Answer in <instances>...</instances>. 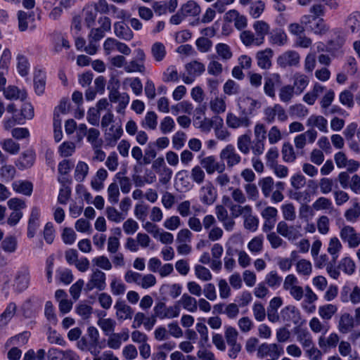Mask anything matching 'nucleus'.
<instances>
[{"instance_id":"24","label":"nucleus","mask_w":360,"mask_h":360,"mask_svg":"<svg viewBox=\"0 0 360 360\" xmlns=\"http://www.w3.org/2000/svg\"><path fill=\"white\" fill-rule=\"evenodd\" d=\"M115 309H116V316L118 320H127L132 318L134 310L124 301H117Z\"/></svg>"},{"instance_id":"29","label":"nucleus","mask_w":360,"mask_h":360,"mask_svg":"<svg viewBox=\"0 0 360 360\" xmlns=\"http://www.w3.org/2000/svg\"><path fill=\"white\" fill-rule=\"evenodd\" d=\"M349 300L353 304H357L360 302V288L358 286L354 288L352 292H349V288L345 287L342 289L341 293V300L342 302H348Z\"/></svg>"},{"instance_id":"59","label":"nucleus","mask_w":360,"mask_h":360,"mask_svg":"<svg viewBox=\"0 0 360 360\" xmlns=\"http://www.w3.org/2000/svg\"><path fill=\"white\" fill-rule=\"evenodd\" d=\"M263 236H255L248 243V248L252 253H259L263 250Z\"/></svg>"},{"instance_id":"11","label":"nucleus","mask_w":360,"mask_h":360,"mask_svg":"<svg viewBox=\"0 0 360 360\" xmlns=\"http://www.w3.org/2000/svg\"><path fill=\"white\" fill-rule=\"evenodd\" d=\"M342 240L348 243L349 248H356L360 244V233L350 226H344L340 231Z\"/></svg>"},{"instance_id":"39","label":"nucleus","mask_w":360,"mask_h":360,"mask_svg":"<svg viewBox=\"0 0 360 360\" xmlns=\"http://www.w3.org/2000/svg\"><path fill=\"white\" fill-rule=\"evenodd\" d=\"M141 124L145 129L155 130L158 126V115L154 111L147 112Z\"/></svg>"},{"instance_id":"20","label":"nucleus","mask_w":360,"mask_h":360,"mask_svg":"<svg viewBox=\"0 0 360 360\" xmlns=\"http://www.w3.org/2000/svg\"><path fill=\"white\" fill-rule=\"evenodd\" d=\"M281 316L286 321H291L300 326L302 323L301 314L295 306H288L281 310Z\"/></svg>"},{"instance_id":"15","label":"nucleus","mask_w":360,"mask_h":360,"mask_svg":"<svg viewBox=\"0 0 360 360\" xmlns=\"http://www.w3.org/2000/svg\"><path fill=\"white\" fill-rule=\"evenodd\" d=\"M30 273L27 267H22L18 270L14 278V284L15 289L22 292L26 290L30 284Z\"/></svg>"},{"instance_id":"8","label":"nucleus","mask_w":360,"mask_h":360,"mask_svg":"<svg viewBox=\"0 0 360 360\" xmlns=\"http://www.w3.org/2000/svg\"><path fill=\"white\" fill-rule=\"evenodd\" d=\"M276 231L288 240H295L302 237L301 226H289L285 221L277 224Z\"/></svg>"},{"instance_id":"38","label":"nucleus","mask_w":360,"mask_h":360,"mask_svg":"<svg viewBox=\"0 0 360 360\" xmlns=\"http://www.w3.org/2000/svg\"><path fill=\"white\" fill-rule=\"evenodd\" d=\"M240 38L245 46H250L252 45L259 46L262 44L257 36H255V34L250 30L243 31L240 33Z\"/></svg>"},{"instance_id":"30","label":"nucleus","mask_w":360,"mask_h":360,"mask_svg":"<svg viewBox=\"0 0 360 360\" xmlns=\"http://www.w3.org/2000/svg\"><path fill=\"white\" fill-rule=\"evenodd\" d=\"M308 30L315 34L323 35L329 30V26L323 18H316L312 24L308 26Z\"/></svg>"},{"instance_id":"5","label":"nucleus","mask_w":360,"mask_h":360,"mask_svg":"<svg viewBox=\"0 0 360 360\" xmlns=\"http://www.w3.org/2000/svg\"><path fill=\"white\" fill-rule=\"evenodd\" d=\"M219 158L226 164L228 168H232L241 162V156L232 144L226 145L220 152Z\"/></svg>"},{"instance_id":"6","label":"nucleus","mask_w":360,"mask_h":360,"mask_svg":"<svg viewBox=\"0 0 360 360\" xmlns=\"http://www.w3.org/2000/svg\"><path fill=\"white\" fill-rule=\"evenodd\" d=\"M106 276L104 272L98 269H94L90 278L85 286V290L90 292L94 289L99 291L105 290L106 287Z\"/></svg>"},{"instance_id":"9","label":"nucleus","mask_w":360,"mask_h":360,"mask_svg":"<svg viewBox=\"0 0 360 360\" xmlns=\"http://www.w3.org/2000/svg\"><path fill=\"white\" fill-rule=\"evenodd\" d=\"M108 89H110L108 96L110 102L112 103H117L118 105L116 107L117 112L124 114V110L129 103V96L127 93H120L117 87H112V89L108 87Z\"/></svg>"},{"instance_id":"49","label":"nucleus","mask_w":360,"mask_h":360,"mask_svg":"<svg viewBox=\"0 0 360 360\" xmlns=\"http://www.w3.org/2000/svg\"><path fill=\"white\" fill-rule=\"evenodd\" d=\"M0 146L4 151L11 155H15L18 153L20 148V144L13 141L12 139H6L2 140L0 142Z\"/></svg>"},{"instance_id":"63","label":"nucleus","mask_w":360,"mask_h":360,"mask_svg":"<svg viewBox=\"0 0 360 360\" xmlns=\"http://www.w3.org/2000/svg\"><path fill=\"white\" fill-rule=\"evenodd\" d=\"M34 162V155L32 152H27L22 155L18 160L17 166L20 169H26L32 167Z\"/></svg>"},{"instance_id":"28","label":"nucleus","mask_w":360,"mask_h":360,"mask_svg":"<svg viewBox=\"0 0 360 360\" xmlns=\"http://www.w3.org/2000/svg\"><path fill=\"white\" fill-rule=\"evenodd\" d=\"M12 188L18 193L30 196L33 191V184L27 180H18L13 182Z\"/></svg>"},{"instance_id":"54","label":"nucleus","mask_w":360,"mask_h":360,"mask_svg":"<svg viewBox=\"0 0 360 360\" xmlns=\"http://www.w3.org/2000/svg\"><path fill=\"white\" fill-rule=\"evenodd\" d=\"M295 94V91L293 89L290 84L283 86L279 89L278 92L279 98L281 101L283 103H289L292 100Z\"/></svg>"},{"instance_id":"31","label":"nucleus","mask_w":360,"mask_h":360,"mask_svg":"<svg viewBox=\"0 0 360 360\" xmlns=\"http://www.w3.org/2000/svg\"><path fill=\"white\" fill-rule=\"evenodd\" d=\"M183 308L190 312H195L198 309L197 300L191 295L184 293L178 301Z\"/></svg>"},{"instance_id":"61","label":"nucleus","mask_w":360,"mask_h":360,"mask_svg":"<svg viewBox=\"0 0 360 360\" xmlns=\"http://www.w3.org/2000/svg\"><path fill=\"white\" fill-rule=\"evenodd\" d=\"M344 216L348 221H356L360 216V203L354 202L352 207L346 210Z\"/></svg>"},{"instance_id":"19","label":"nucleus","mask_w":360,"mask_h":360,"mask_svg":"<svg viewBox=\"0 0 360 360\" xmlns=\"http://www.w3.org/2000/svg\"><path fill=\"white\" fill-rule=\"evenodd\" d=\"M87 335L90 342L89 352L94 356L98 355L103 346L99 343V333L98 330L94 326H90L87 330Z\"/></svg>"},{"instance_id":"7","label":"nucleus","mask_w":360,"mask_h":360,"mask_svg":"<svg viewBox=\"0 0 360 360\" xmlns=\"http://www.w3.org/2000/svg\"><path fill=\"white\" fill-rule=\"evenodd\" d=\"M153 312L160 319H173L179 316L180 308L176 304L167 307L165 302H158L153 308Z\"/></svg>"},{"instance_id":"48","label":"nucleus","mask_w":360,"mask_h":360,"mask_svg":"<svg viewBox=\"0 0 360 360\" xmlns=\"http://www.w3.org/2000/svg\"><path fill=\"white\" fill-rule=\"evenodd\" d=\"M151 54L157 62L162 61L166 56V49L165 45L161 42L154 43L150 49Z\"/></svg>"},{"instance_id":"14","label":"nucleus","mask_w":360,"mask_h":360,"mask_svg":"<svg viewBox=\"0 0 360 360\" xmlns=\"http://www.w3.org/2000/svg\"><path fill=\"white\" fill-rule=\"evenodd\" d=\"M356 326L354 317L348 312L341 314L338 319L337 328L342 334H348Z\"/></svg>"},{"instance_id":"52","label":"nucleus","mask_w":360,"mask_h":360,"mask_svg":"<svg viewBox=\"0 0 360 360\" xmlns=\"http://www.w3.org/2000/svg\"><path fill=\"white\" fill-rule=\"evenodd\" d=\"M16 174L15 168L11 165L4 164L0 167V177L4 181L13 180Z\"/></svg>"},{"instance_id":"44","label":"nucleus","mask_w":360,"mask_h":360,"mask_svg":"<svg viewBox=\"0 0 360 360\" xmlns=\"http://www.w3.org/2000/svg\"><path fill=\"white\" fill-rule=\"evenodd\" d=\"M217 56L223 61H228L233 57L231 47L224 43H219L215 46Z\"/></svg>"},{"instance_id":"53","label":"nucleus","mask_w":360,"mask_h":360,"mask_svg":"<svg viewBox=\"0 0 360 360\" xmlns=\"http://www.w3.org/2000/svg\"><path fill=\"white\" fill-rule=\"evenodd\" d=\"M339 340L338 335L335 333H331L327 338H320L319 344L321 347H335Z\"/></svg>"},{"instance_id":"43","label":"nucleus","mask_w":360,"mask_h":360,"mask_svg":"<svg viewBox=\"0 0 360 360\" xmlns=\"http://www.w3.org/2000/svg\"><path fill=\"white\" fill-rule=\"evenodd\" d=\"M282 158L285 162H293L296 160V154L292 145L290 142H285L281 149Z\"/></svg>"},{"instance_id":"46","label":"nucleus","mask_w":360,"mask_h":360,"mask_svg":"<svg viewBox=\"0 0 360 360\" xmlns=\"http://www.w3.org/2000/svg\"><path fill=\"white\" fill-rule=\"evenodd\" d=\"M258 184L261 188L263 195L265 198L270 197L274 186V179L271 176H266L260 179Z\"/></svg>"},{"instance_id":"35","label":"nucleus","mask_w":360,"mask_h":360,"mask_svg":"<svg viewBox=\"0 0 360 360\" xmlns=\"http://www.w3.org/2000/svg\"><path fill=\"white\" fill-rule=\"evenodd\" d=\"M180 9L185 17L197 16L201 11L200 6L193 0L188 1L186 4H183Z\"/></svg>"},{"instance_id":"1","label":"nucleus","mask_w":360,"mask_h":360,"mask_svg":"<svg viewBox=\"0 0 360 360\" xmlns=\"http://www.w3.org/2000/svg\"><path fill=\"white\" fill-rule=\"evenodd\" d=\"M257 104V101L250 97H243L238 99V105L239 109L242 110L243 115L238 116L232 112H229L226 117V124L227 127L232 129L238 128H249L252 124L250 117L246 114L245 105H248V109L250 113H252Z\"/></svg>"},{"instance_id":"21","label":"nucleus","mask_w":360,"mask_h":360,"mask_svg":"<svg viewBox=\"0 0 360 360\" xmlns=\"http://www.w3.org/2000/svg\"><path fill=\"white\" fill-rule=\"evenodd\" d=\"M293 333L296 335L297 342L304 348L311 347L314 343L310 333L306 329L300 326H296L293 329Z\"/></svg>"},{"instance_id":"34","label":"nucleus","mask_w":360,"mask_h":360,"mask_svg":"<svg viewBox=\"0 0 360 360\" xmlns=\"http://www.w3.org/2000/svg\"><path fill=\"white\" fill-rule=\"evenodd\" d=\"M4 96L8 100H24L26 98L27 94L24 90H20L15 86H8L4 91Z\"/></svg>"},{"instance_id":"36","label":"nucleus","mask_w":360,"mask_h":360,"mask_svg":"<svg viewBox=\"0 0 360 360\" xmlns=\"http://www.w3.org/2000/svg\"><path fill=\"white\" fill-rule=\"evenodd\" d=\"M186 71L188 75L195 77L201 75L205 71V66L198 60H192L185 65Z\"/></svg>"},{"instance_id":"16","label":"nucleus","mask_w":360,"mask_h":360,"mask_svg":"<svg viewBox=\"0 0 360 360\" xmlns=\"http://www.w3.org/2000/svg\"><path fill=\"white\" fill-rule=\"evenodd\" d=\"M283 353V348L277 344H262L257 351L258 356L264 358L270 356L273 359H276Z\"/></svg>"},{"instance_id":"58","label":"nucleus","mask_w":360,"mask_h":360,"mask_svg":"<svg viewBox=\"0 0 360 360\" xmlns=\"http://www.w3.org/2000/svg\"><path fill=\"white\" fill-rule=\"evenodd\" d=\"M288 41V37L282 30H277L270 37V42L277 46H283Z\"/></svg>"},{"instance_id":"13","label":"nucleus","mask_w":360,"mask_h":360,"mask_svg":"<svg viewBox=\"0 0 360 360\" xmlns=\"http://www.w3.org/2000/svg\"><path fill=\"white\" fill-rule=\"evenodd\" d=\"M199 195L200 201L207 205H212L217 198L216 188L210 181L200 188Z\"/></svg>"},{"instance_id":"27","label":"nucleus","mask_w":360,"mask_h":360,"mask_svg":"<svg viewBox=\"0 0 360 360\" xmlns=\"http://www.w3.org/2000/svg\"><path fill=\"white\" fill-rule=\"evenodd\" d=\"M252 28L255 31V36L262 42L264 41V38L269 34L270 32V25L269 23L264 20H256L252 25Z\"/></svg>"},{"instance_id":"17","label":"nucleus","mask_w":360,"mask_h":360,"mask_svg":"<svg viewBox=\"0 0 360 360\" xmlns=\"http://www.w3.org/2000/svg\"><path fill=\"white\" fill-rule=\"evenodd\" d=\"M123 129L120 125H112L104 131V139L106 146L114 147L121 138Z\"/></svg>"},{"instance_id":"23","label":"nucleus","mask_w":360,"mask_h":360,"mask_svg":"<svg viewBox=\"0 0 360 360\" xmlns=\"http://www.w3.org/2000/svg\"><path fill=\"white\" fill-rule=\"evenodd\" d=\"M292 81L293 84L291 86L295 91L296 95H300L304 92L309 82L308 77L300 72H296L293 75Z\"/></svg>"},{"instance_id":"47","label":"nucleus","mask_w":360,"mask_h":360,"mask_svg":"<svg viewBox=\"0 0 360 360\" xmlns=\"http://www.w3.org/2000/svg\"><path fill=\"white\" fill-rule=\"evenodd\" d=\"M1 249L6 253H13L18 247L17 238L13 236H6L1 243Z\"/></svg>"},{"instance_id":"45","label":"nucleus","mask_w":360,"mask_h":360,"mask_svg":"<svg viewBox=\"0 0 360 360\" xmlns=\"http://www.w3.org/2000/svg\"><path fill=\"white\" fill-rule=\"evenodd\" d=\"M282 281L283 278L281 276L278 275L277 271H271L266 275L264 283L266 284L269 287L273 289H276L281 285Z\"/></svg>"},{"instance_id":"33","label":"nucleus","mask_w":360,"mask_h":360,"mask_svg":"<svg viewBox=\"0 0 360 360\" xmlns=\"http://www.w3.org/2000/svg\"><path fill=\"white\" fill-rule=\"evenodd\" d=\"M251 136L248 133L239 136L237 139V148L243 155H248L250 152Z\"/></svg>"},{"instance_id":"18","label":"nucleus","mask_w":360,"mask_h":360,"mask_svg":"<svg viewBox=\"0 0 360 360\" xmlns=\"http://www.w3.org/2000/svg\"><path fill=\"white\" fill-rule=\"evenodd\" d=\"M274 56V51L270 48L259 51L256 53V60L257 65L262 70H269L272 65L271 59Z\"/></svg>"},{"instance_id":"40","label":"nucleus","mask_w":360,"mask_h":360,"mask_svg":"<svg viewBox=\"0 0 360 360\" xmlns=\"http://www.w3.org/2000/svg\"><path fill=\"white\" fill-rule=\"evenodd\" d=\"M327 120L323 116L321 115H311L307 122V124L309 127H316L320 131L326 132L327 131Z\"/></svg>"},{"instance_id":"3","label":"nucleus","mask_w":360,"mask_h":360,"mask_svg":"<svg viewBox=\"0 0 360 360\" xmlns=\"http://www.w3.org/2000/svg\"><path fill=\"white\" fill-rule=\"evenodd\" d=\"M264 120L267 124L274 122L276 117L280 122H285L288 117L284 108L278 103L265 108L264 109Z\"/></svg>"},{"instance_id":"12","label":"nucleus","mask_w":360,"mask_h":360,"mask_svg":"<svg viewBox=\"0 0 360 360\" xmlns=\"http://www.w3.org/2000/svg\"><path fill=\"white\" fill-rule=\"evenodd\" d=\"M300 56L293 50H288L277 58V64L283 68L286 67L297 66L300 64Z\"/></svg>"},{"instance_id":"60","label":"nucleus","mask_w":360,"mask_h":360,"mask_svg":"<svg viewBox=\"0 0 360 360\" xmlns=\"http://www.w3.org/2000/svg\"><path fill=\"white\" fill-rule=\"evenodd\" d=\"M98 325L102 329L103 333L106 335H108L114 331L116 322L115 320L110 318L100 319L98 321Z\"/></svg>"},{"instance_id":"51","label":"nucleus","mask_w":360,"mask_h":360,"mask_svg":"<svg viewBox=\"0 0 360 360\" xmlns=\"http://www.w3.org/2000/svg\"><path fill=\"white\" fill-rule=\"evenodd\" d=\"M338 307L335 304H328L323 306L319 307V315L323 320H330L333 316V315L337 312Z\"/></svg>"},{"instance_id":"26","label":"nucleus","mask_w":360,"mask_h":360,"mask_svg":"<svg viewBox=\"0 0 360 360\" xmlns=\"http://www.w3.org/2000/svg\"><path fill=\"white\" fill-rule=\"evenodd\" d=\"M114 33L116 37L125 41H130L134 37L133 32L122 22L114 24Z\"/></svg>"},{"instance_id":"55","label":"nucleus","mask_w":360,"mask_h":360,"mask_svg":"<svg viewBox=\"0 0 360 360\" xmlns=\"http://www.w3.org/2000/svg\"><path fill=\"white\" fill-rule=\"evenodd\" d=\"M342 245L337 237H332L328 245L327 252L338 259Z\"/></svg>"},{"instance_id":"10","label":"nucleus","mask_w":360,"mask_h":360,"mask_svg":"<svg viewBox=\"0 0 360 360\" xmlns=\"http://www.w3.org/2000/svg\"><path fill=\"white\" fill-rule=\"evenodd\" d=\"M198 158L201 167L205 169L207 174H212L215 172L221 173L225 169V165H220L219 162L217 161L215 157L213 155L207 157H202V155H200Z\"/></svg>"},{"instance_id":"22","label":"nucleus","mask_w":360,"mask_h":360,"mask_svg":"<svg viewBox=\"0 0 360 360\" xmlns=\"http://www.w3.org/2000/svg\"><path fill=\"white\" fill-rule=\"evenodd\" d=\"M224 18L228 22H234V25L236 29L242 30L247 27L248 20L247 18L240 14L236 10H230L226 13Z\"/></svg>"},{"instance_id":"62","label":"nucleus","mask_w":360,"mask_h":360,"mask_svg":"<svg viewBox=\"0 0 360 360\" xmlns=\"http://www.w3.org/2000/svg\"><path fill=\"white\" fill-rule=\"evenodd\" d=\"M216 56H210V58L211 59L210 62L207 66V72L210 75L214 76H219L223 71L222 65L216 60Z\"/></svg>"},{"instance_id":"56","label":"nucleus","mask_w":360,"mask_h":360,"mask_svg":"<svg viewBox=\"0 0 360 360\" xmlns=\"http://www.w3.org/2000/svg\"><path fill=\"white\" fill-rule=\"evenodd\" d=\"M89 172L88 165L82 161H79L75 168V179L78 182H82L84 180Z\"/></svg>"},{"instance_id":"50","label":"nucleus","mask_w":360,"mask_h":360,"mask_svg":"<svg viewBox=\"0 0 360 360\" xmlns=\"http://www.w3.org/2000/svg\"><path fill=\"white\" fill-rule=\"evenodd\" d=\"M210 108L214 114L224 113L226 110V102L224 98L215 97L210 100Z\"/></svg>"},{"instance_id":"42","label":"nucleus","mask_w":360,"mask_h":360,"mask_svg":"<svg viewBox=\"0 0 360 360\" xmlns=\"http://www.w3.org/2000/svg\"><path fill=\"white\" fill-rule=\"evenodd\" d=\"M244 228L252 232H255L258 229L259 219L256 216L252 214V210L249 212L243 217Z\"/></svg>"},{"instance_id":"4","label":"nucleus","mask_w":360,"mask_h":360,"mask_svg":"<svg viewBox=\"0 0 360 360\" xmlns=\"http://www.w3.org/2000/svg\"><path fill=\"white\" fill-rule=\"evenodd\" d=\"M297 278L294 274L288 275L283 281V289L297 301L301 300L304 297V290L300 286Z\"/></svg>"},{"instance_id":"32","label":"nucleus","mask_w":360,"mask_h":360,"mask_svg":"<svg viewBox=\"0 0 360 360\" xmlns=\"http://www.w3.org/2000/svg\"><path fill=\"white\" fill-rule=\"evenodd\" d=\"M346 26L352 33L360 34V13L355 11L349 14L346 20Z\"/></svg>"},{"instance_id":"37","label":"nucleus","mask_w":360,"mask_h":360,"mask_svg":"<svg viewBox=\"0 0 360 360\" xmlns=\"http://www.w3.org/2000/svg\"><path fill=\"white\" fill-rule=\"evenodd\" d=\"M193 105L187 101L179 102L175 105H172L171 111L173 115H177L179 113H185L191 115L193 112Z\"/></svg>"},{"instance_id":"25","label":"nucleus","mask_w":360,"mask_h":360,"mask_svg":"<svg viewBox=\"0 0 360 360\" xmlns=\"http://www.w3.org/2000/svg\"><path fill=\"white\" fill-rule=\"evenodd\" d=\"M281 82V76L278 73H274L269 77L265 78L264 91L266 95L271 98H274L275 85Z\"/></svg>"},{"instance_id":"57","label":"nucleus","mask_w":360,"mask_h":360,"mask_svg":"<svg viewBox=\"0 0 360 360\" xmlns=\"http://www.w3.org/2000/svg\"><path fill=\"white\" fill-rule=\"evenodd\" d=\"M217 119L219 120V122L214 127L215 136L220 141H226L231 136V133L224 127L223 120L221 117H217Z\"/></svg>"},{"instance_id":"41","label":"nucleus","mask_w":360,"mask_h":360,"mask_svg":"<svg viewBox=\"0 0 360 360\" xmlns=\"http://www.w3.org/2000/svg\"><path fill=\"white\" fill-rule=\"evenodd\" d=\"M16 308V305L13 302L8 304L4 311L0 315V327H4L8 323L15 315Z\"/></svg>"},{"instance_id":"2","label":"nucleus","mask_w":360,"mask_h":360,"mask_svg":"<svg viewBox=\"0 0 360 360\" xmlns=\"http://www.w3.org/2000/svg\"><path fill=\"white\" fill-rule=\"evenodd\" d=\"M316 267L325 268L329 276L337 279L340 276L338 266V258L331 255L322 254L314 259Z\"/></svg>"},{"instance_id":"64","label":"nucleus","mask_w":360,"mask_h":360,"mask_svg":"<svg viewBox=\"0 0 360 360\" xmlns=\"http://www.w3.org/2000/svg\"><path fill=\"white\" fill-rule=\"evenodd\" d=\"M296 271L302 276H309L312 271L311 263L307 259H302L296 264Z\"/></svg>"}]
</instances>
